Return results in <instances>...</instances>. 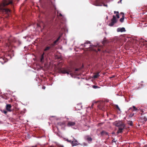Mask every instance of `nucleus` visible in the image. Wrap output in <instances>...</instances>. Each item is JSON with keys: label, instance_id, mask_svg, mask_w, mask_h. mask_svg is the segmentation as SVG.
Returning a JSON list of instances; mask_svg holds the SVG:
<instances>
[{"label": "nucleus", "instance_id": "aec40b11", "mask_svg": "<svg viewBox=\"0 0 147 147\" xmlns=\"http://www.w3.org/2000/svg\"><path fill=\"white\" fill-rule=\"evenodd\" d=\"M90 42L89 41H87L86 42L84 43V44H82L81 45L83 47H85L86 46V44H90Z\"/></svg>", "mask_w": 147, "mask_h": 147}, {"label": "nucleus", "instance_id": "7ed1b4c3", "mask_svg": "<svg viewBox=\"0 0 147 147\" xmlns=\"http://www.w3.org/2000/svg\"><path fill=\"white\" fill-rule=\"evenodd\" d=\"M109 2L108 0H96L93 3V4L96 6H101L103 5L104 6L107 7V5L105 4V2Z\"/></svg>", "mask_w": 147, "mask_h": 147}, {"label": "nucleus", "instance_id": "f704fd0d", "mask_svg": "<svg viewBox=\"0 0 147 147\" xmlns=\"http://www.w3.org/2000/svg\"><path fill=\"white\" fill-rule=\"evenodd\" d=\"M132 109V108H129V110H130V109Z\"/></svg>", "mask_w": 147, "mask_h": 147}, {"label": "nucleus", "instance_id": "e433bc0d", "mask_svg": "<svg viewBox=\"0 0 147 147\" xmlns=\"http://www.w3.org/2000/svg\"><path fill=\"white\" fill-rule=\"evenodd\" d=\"M144 147H147V145H145L144 146Z\"/></svg>", "mask_w": 147, "mask_h": 147}, {"label": "nucleus", "instance_id": "c85d7f7f", "mask_svg": "<svg viewBox=\"0 0 147 147\" xmlns=\"http://www.w3.org/2000/svg\"><path fill=\"white\" fill-rule=\"evenodd\" d=\"M116 107L119 110V106L117 105H116Z\"/></svg>", "mask_w": 147, "mask_h": 147}, {"label": "nucleus", "instance_id": "ea45409f", "mask_svg": "<svg viewBox=\"0 0 147 147\" xmlns=\"http://www.w3.org/2000/svg\"><path fill=\"white\" fill-rule=\"evenodd\" d=\"M36 146H32V147H36Z\"/></svg>", "mask_w": 147, "mask_h": 147}, {"label": "nucleus", "instance_id": "4be33fe9", "mask_svg": "<svg viewBox=\"0 0 147 147\" xmlns=\"http://www.w3.org/2000/svg\"><path fill=\"white\" fill-rule=\"evenodd\" d=\"M128 124H129V125L131 126L133 125V122L132 121H129L128 122Z\"/></svg>", "mask_w": 147, "mask_h": 147}, {"label": "nucleus", "instance_id": "a19ab883", "mask_svg": "<svg viewBox=\"0 0 147 147\" xmlns=\"http://www.w3.org/2000/svg\"><path fill=\"white\" fill-rule=\"evenodd\" d=\"M119 1L118 3H119Z\"/></svg>", "mask_w": 147, "mask_h": 147}, {"label": "nucleus", "instance_id": "2f4dec72", "mask_svg": "<svg viewBox=\"0 0 147 147\" xmlns=\"http://www.w3.org/2000/svg\"><path fill=\"white\" fill-rule=\"evenodd\" d=\"M67 141H68V142H69L71 143V142H72V141H71V140H67Z\"/></svg>", "mask_w": 147, "mask_h": 147}, {"label": "nucleus", "instance_id": "58836bf2", "mask_svg": "<svg viewBox=\"0 0 147 147\" xmlns=\"http://www.w3.org/2000/svg\"><path fill=\"white\" fill-rule=\"evenodd\" d=\"M107 19H108V16H107Z\"/></svg>", "mask_w": 147, "mask_h": 147}, {"label": "nucleus", "instance_id": "a211bd4d", "mask_svg": "<svg viewBox=\"0 0 147 147\" xmlns=\"http://www.w3.org/2000/svg\"><path fill=\"white\" fill-rule=\"evenodd\" d=\"M45 54V53H43V54L41 55L40 59L41 62H42L43 61V60L44 59V55Z\"/></svg>", "mask_w": 147, "mask_h": 147}, {"label": "nucleus", "instance_id": "4c0bfd02", "mask_svg": "<svg viewBox=\"0 0 147 147\" xmlns=\"http://www.w3.org/2000/svg\"><path fill=\"white\" fill-rule=\"evenodd\" d=\"M94 105V104L93 103L92 105V106L93 105Z\"/></svg>", "mask_w": 147, "mask_h": 147}, {"label": "nucleus", "instance_id": "20e7f679", "mask_svg": "<svg viewBox=\"0 0 147 147\" xmlns=\"http://www.w3.org/2000/svg\"><path fill=\"white\" fill-rule=\"evenodd\" d=\"M79 69L78 68L76 69L75 72L78 71ZM61 72L63 74H69V73H70V74L71 76H72L73 75H75L76 74V72H75L74 73H72L71 69H63L61 70Z\"/></svg>", "mask_w": 147, "mask_h": 147}, {"label": "nucleus", "instance_id": "b1692460", "mask_svg": "<svg viewBox=\"0 0 147 147\" xmlns=\"http://www.w3.org/2000/svg\"><path fill=\"white\" fill-rule=\"evenodd\" d=\"M105 38H104V40L102 42V44L103 45L105 44V43H106V42H107V41L106 40H105Z\"/></svg>", "mask_w": 147, "mask_h": 147}, {"label": "nucleus", "instance_id": "c756f323", "mask_svg": "<svg viewBox=\"0 0 147 147\" xmlns=\"http://www.w3.org/2000/svg\"><path fill=\"white\" fill-rule=\"evenodd\" d=\"M42 88L43 89H45V87L44 86H43L42 87Z\"/></svg>", "mask_w": 147, "mask_h": 147}, {"label": "nucleus", "instance_id": "f8f14e48", "mask_svg": "<svg viewBox=\"0 0 147 147\" xmlns=\"http://www.w3.org/2000/svg\"><path fill=\"white\" fill-rule=\"evenodd\" d=\"M77 141L74 138V140L71 142V145L72 146H77L78 145Z\"/></svg>", "mask_w": 147, "mask_h": 147}, {"label": "nucleus", "instance_id": "f03ea898", "mask_svg": "<svg viewBox=\"0 0 147 147\" xmlns=\"http://www.w3.org/2000/svg\"><path fill=\"white\" fill-rule=\"evenodd\" d=\"M60 38V37H59L56 40L51 44H49V45L47 46L44 50L45 53L48 54L52 50V48L53 47L57 44V43Z\"/></svg>", "mask_w": 147, "mask_h": 147}, {"label": "nucleus", "instance_id": "5701e85b", "mask_svg": "<svg viewBox=\"0 0 147 147\" xmlns=\"http://www.w3.org/2000/svg\"><path fill=\"white\" fill-rule=\"evenodd\" d=\"M57 17H59V16H61V17H62V14L61 13H59L58 12H57Z\"/></svg>", "mask_w": 147, "mask_h": 147}, {"label": "nucleus", "instance_id": "79ce46f5", "mask_svg": "<svg viewBox=\"0 0 147 147\" xmlns=\"http://www.w3.org/2000/svg\"><path fill=\"white\" fill-rule=\"evenodd\" d=\"M87 145V144H86V145Z\"/></svg>", "mask_w": 147, "mask_h": 147}, {"label": "nucleus", "instance_id": "f3484780", "mask_svg": "<svg viewBox=\"0 0 147 147\" xmlns=\"http://www.w3.org/2000/svg\"><path fill=\"white\" fill-rule=\"evenodd\" d=\"M99 72L97 73H96L93 76V77L94 78H98L99 76Z\"/></svg>", "mask_w": 147, "mask_h": 147}, {"label": "nucleus", "instance_id": "72a5a7b5", "mask_svg": "<svg viewBox=\"0 0 147 147\" xmlns=\"http://www.w3.org/2000/svg\"><path fill=\"white\" fill-rule=\"evenodd\" d=\"M98 51H100V49H98Z\"/></svg>", "mask_w": 147, "mask_h": 147}, {"label": "nucleus", "instance_id": "4468645a", "mask_svg": "<svg viewBox=\"0 0 147 147\" xmlns=\"http://www.w3.org/2000/svg\"><path fill=\"white\" fill-rule=\"evenodd\" d=\"M65 122L63 121L62 122H59L57 123V125L60 126H62L65 125Z\"/></svg>", "mask_w": 147, "mask_h": 147}, {"label": "nucleus", "instance_id": "37998d69", "mask_svg": "<svg viewBox=\"0 0 147 147\" xmlns=\"http://www.w3.org/2000/svg\"><path fill=\"white\" fill-rule=\"evenodd\" d=\"M121 1V0H120V2Z\"/></svg>", "mask_w": 147, "mask_h": 147}, {"label": "nucleus", "instance_id": "1a4fd4ad", "mask_svg": "<svg viewBox=\"0 0 147 147\" xmlns=\"http://www.w3.org/2000/svg\"><path fill=\"white\" fill-rule=\"evenodd\" d=\"M125 128V125L123 123L120 122V133L122 132V130Z\"/></svg>", "mask_w": 147, "mask_h": 147}, {"label": "nucleus", "instance_id": "a878e982", "mask_svg": "<svg viewBox=\"0 0 147 147\" xmlns=\"http://www.w3.org/2000/svg\"><path fill=\"white\" fill-rule=\"evenodd\" d=\"M93 87L94 88L96 89V88H98V86H96L93 85Z\"/></svg>", "mask_w": 147, "mask_h": 147}, {"label": "nucleus", "instance_id": "393cba45", "mask_svg": "<svg viewBox=\"0 0 147 147\" xmlns=\"http://www.w3.org/2000/svg\"><path fill=\"white\" fill-rule=\"evenodd\" d=\"M134 113L130 114L129 115V117H131L134 116Z\"/></svg>", "mask_w": 147, "mask_h": 147}, {"label": "nucleus", "instance_id": "412c9836", "mask_svg": "<svg viewBox=\"0 0 147 147\" xmlns=\"http://www.w3.org/2000/svg\"><path fill=\"white\" fill-rule=\"evenodd\" d=\"M114 13H117V14L116 15V16H117V18H119V13L118 11H114Z\"/></svg>", "mask_w": 147, "mask_h": 147}, {"label": "nucleus", "instance_id": "f257e3e1", "mask_svg": "<svg viewBox=\"0 0 147 147\" xmlns=\"http://www.w3.org/2000/svg\"><path fill=\"white\" fill-rule=\"evenodd\" d=\"M12 3L11 0H3V2L0 5V11L6 13H8L10 11L8 9L4 8L5 7L9 4Z\"/></svg>", "mask_w": 147, "mask_h": 147}, {"label": "nucleus", "instance_id": "bb28decb", "mask_svg": "<svg viewBox=\"0 0 147 147\" xmlns=\"http://www.w3.org/2000/svg\"><path fill=\"white\" fill-rule=\"evenodd\" d=\"M2 112L5 114L7 113V111L5 110H3L2 111Z\"/></svg>", "mask_w": 147, "mask_h": 147}, {"label": "nucleus", "instance_id": "9b49d317", "mask_svg": "<svg viewBox=\"0 0 147 147\" xmlns=\"http://www.w3.org/2000/svg\"><path fill=\"white\" fill-rule=\"evenodd\" d=\"M121 16V18L120 19V22H123L124 21V20L125 18L124 13L122 12L120 13V16Z\"/></svg>", "mask_w": 147, "mask_h": 147}, {"label": "nucleus", "instance_id": "423d86ee", "mask_svg": "<svg viewBox=\"0 0 147 147\" xmlns=\"http://www.w3.org/2000/svg\"><path fill=\"white\" fill-rule=\"evenodd\" d=\"M8 41L9 42V44H6L7 46L9 47L11 45V42H16V40L15 38H10L8 39Z\"/></svg>", "mask_w": 147, "mask_h": 147}, {"label": "nucleus", "instance_id": "39448f33", "mask_svg": "<svg viewBox=\"0 0 147 147\" xmlns=\"http://www.w3.org/2000/svg\"><path fill=\"white\" fill-rule=\"evenodd\" d=\"M113 18L111 19V22L109 24V26H113L117 21V19L115 16H113Z\"/></svg>", "mask_w": 147, "mask_h": 147}, {"label": "nucleus", "instance_id": "7c9ffc66", "mask_svg": "<svg viewBox=\"0 0 147 147\" xmlns=\"http://www.w3.org/2000/svg\"><path fill=\"white\" fill-rule=\"evenodd\" d=\"M117 31L118 32H119V28H117Z\"/></svg>", "mask_w": 147, "mask_h": 147}, {"label": "nucleus", "instance_id": "c9c22d12", "mask_svg": "<svg viewBox=\"0 0 147 147\" xmlns=\"http://www.w3.org/2000/svg\"><path fill=\"white\" fill-rule=\"evenodd\" d=\"M112 134H115V132H113L112 133Z\"/></svg>", "mask_w": 147, "mask_h": 147}, {"label": "nucleus", "instance_id": "cd10ccee", "mask_svg": "<svg viewBox=\"0 0 147 147\" xmlns=\"http://www.w3.org/2000/svg\"><path fill=\"white\" fill-rule=\"evenodd\" d=\"M133 109H134L136 111V110H137V109L136 108V107L134 106H133Z\"/></svg>", "mask_w": 147, "mask_h": 147}, {"label": "nucleus", "instance_id": "0eeeda50", "mask_svg": "<svg viewBox=\"0 0 147 147\" xmlns=\"http://www.w3.org/2000/svg\"><path fill=\"white\" fill-rule=\"evenodd\" d=\"M114 125L118 127V130L117 132V134L119 133V121H116L113 123Z\"/></svg>", "mask_w": 147, "mask_h": 147}, {"label": "nucleus", "instance_id": "9d476101", "mask_svg": "<svg viewBox=\"0 0 147 147\" xmlns=\"http://www.w3.org/2000/svg\"><path fill=\"white\" fill-rule=\"evenodd\" d=\"M76 124V123L74 122L69 121L67 123V125L68 127L74 126Z\"/></svg>", "mask_w": 147, "mask_h": 147}, {"label": "nucleus", "instance_id": "6ab92c4d", "mask_svg": "<svg viewBox=\"0 0 147 147\" xmlns=\"http://www.w3.org/2000/svg\"><path fill=\"white\" fill-rule=\"evenodd\" d=\"M126 30L123 27L122 28H120V32H125Z\"/></svg>", "mask_w": 147, "mask_h": 147}, {"label": "nucleus", "instance_id": "2eb2a0df", "mask_svg": "<svg viewBox=\"0 0 147 147\" xmlns=\"http://www.w3.org/2000/svg\"><path fill=\"white\" fill-rule=\"evenodd\" d=\"M141 119L142 120V122L144 123L147 120V118L145 116H142L141 118Z\"/></svg>", "mask_w": 147, "mask_h": 147}, {"label": "nucleus", "instance_id": "6e6552de", "mask_svg": "<svg viewBox=\"0 0 147 147\" xmlns=\"http://www.w3.org/2000/svg\"><path fill=\"white\" fill-rule=\"evenodd\" d=\"M84 138L90 144L91 143L92 139L89 136H86L84 137Z\"/></svg>", "mask_w": 147, "mask_h": 147}, {"label": "nucleus", "instance_id": "ddd939ff", "mask_svg": "<svg viewBox=\"0 0 147 147\" xmlns=\"http://www.w3.org/2000/svg\"><path fill=\"white\" fill-rule=\"evenodd\" d=\"M11 106L10 104H7L6 105V109L8 111L11 112Z\"/></svg>", "mask_w": 147, "mask_h": 147}, {"label": "nucleus", "instance_id": "473e14b6", "mask_svg": "<svg viewBox=\"0 0 147 147\" xmlns=\"http://www.w3.org/2000/svg\"><path fill=\"white\" fill-rule=\"evenodd\" d=\"M59 147H64L63 146L60 145L59 146Z\"/></svg>", "mask_w": 147, "mask_h": 147}, {"label": "nucleus", "instance_id": "dca6fc26", "mask_svg": "<svg viewBox=\"0 0 147 147\" xmlns=\"http://www.w3.org/2000/svg\"><path fill=\"white\" fill-rule=\"evenodd\" d=\"M100 133H101V135L102 136L104 135H108V133L107 132H106L104 131H102Z\"/></svg>", "mask_w": 147, "mask_h": 147}]
</instances>
